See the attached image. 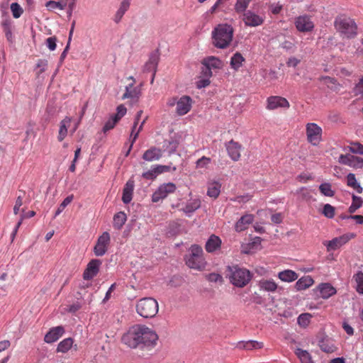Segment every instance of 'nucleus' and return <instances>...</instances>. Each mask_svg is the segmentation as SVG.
I'll return each mask as SVG.
<instances>
[{
	"instance_id": "052dcab7",
	"label": "nucleus",
	"mask_w": 363,
	"mask_h": 363,
	"mask_svg": "<svg viewBox=\"0 0 363 363\" xmlns=\"http://www.w3.org/2000/svg\"><path fill=\"white\" fill-rule=\"evenodd\" d=\"M48 67V60L44 59L38 60L36 67L40 68V71L38 72V75H40V74L43 73Z\"/></svg>"
},
{
	"instance_id": "20e7f679",
	"label": "nucleus",
	"mask_w": 363,
	"mask_h": 363,
	"mask_svg": "<svg viewBox=\"0 0 363 363\" xmlns=\"http://www.w3.org/2000/svg\"><path fill=\"white\" fill-rule=\"evenodd\" d=\"M158 303L151 297L140 298L136 304L137 313L145 318H151L158 313Z\"/></svg>"
},
{
	"instance_id": "c756f323",
	"label": "nucleus",
	"mask_w": 363,
	"mask_h": 363,
	"mask_svg": "<svg viewBox=\"0 0 363 363\" xmlns=\"http://www.w3.org/2000/svg\"><path fill=\"white\" fill-rule=\"evenodd\" d=\"M250 225V215L242 216L235 223V229L237 232H241L248 228Z\"/></svg>"
},
{
	"instance_id": "0e129e2a",
	"label": "nucleus",
	"mask_w": 363,
	"mask_h": 363,
	"mask_svg": "<svg viewBox=\"0 0 363 363\" xmlns=\"http://www.w3.org/2000/svg\"><path fill=\"white\" fill-rule=\"evenodd\" d=\"M263 23V18L257 15L251 13V26H257Z\"/></svg>"
},
{
	"instance_id": "4d7b16f0",
	"label": "nucleus",
	"mask_w": 363,
	"mask_h": 363,
	"mask_svg": "<svg viewBox=\"0 0 363 363\" xmlns=\"http://www.w3.org/2000/svg\"><path fill=\"white\" fill-rule=\"evenodd\" d=\"M211 83L210 79L206 77H200L199 79L196 82V88L202 89L208 86Z\"/></svg>"
},
{
	"instance_id": "cd10ccee",
	"label": "nucleus",
	"mask_w": 363,
	"mask_h": 363,
	"mask_svg": "<svg viewBox=\"0 0 363 363\" xmlns=\"http://www.w3.org/2000/svg\"><path fill=\"white\" fill-rule=\"evenodd\" d=\"M347 185L354 190H355L358 194H362L363 191V188L361 186L359 183L357 182L355 174L353 173H349L347 176Z\"/></svg>"
},
{
	"instance_id": "7c9ffc66",
	"label": "nucleus",
	"mask_w": 363,
	"mask_h": 363,
	"mask_svg": "<svg viewBox=\"0 0 363 363\" xmlns=\"http://www.w3.org/2000/svg\"><path fill=\"white\" fill-rule=\"evenodd\" d=\"M319 346L323 352L326 353H332L336 350V347L333 340L329 339H323L319 342Z\"/></svg>"
},
{
	"instance_id": "7ed1b4c3",
	"label": "nucleus",
	"mask_w": 363,
	"mask_h": 363,
	"mask_svg": "<svg viewBox=\"0 0 363 363\" xmlns=\"http://www.w3.org/2000/svg\"><path fill=\"white\" fill-rule=\"evenodd\" d=\"M203 255L202 247L199 245H192L189 249V254L184 257L186 264L191 269L202 270L206 264Z\"/></svg>"
},
{
	"instance_id": "f03ea898",
	"label": "nucleus",
	"mask_w": 363,
	"mask_h": 363,
	"mask_svg": "<svg viewBox=\"0 0 363 363\" xmlns=\"http://www.w3.org/2000/svg\"><path fill=\"white\" fill-rule=\"evenodd\" d=\"M233 28L227 23L219 24L212 32L213 44L220 49L227 48L232 41Z\"/></svg>"
},
{
	"instance_id": "39448f33",
	"label": "nucleus",
	"mask_w": 363,
	"mask_h": 363,
	"mask_svg": "<svg viewBox=\"0 0 363 363\" xmlns=\"http://www.w3.org/2000/svg\"><path fill=\"white\" fill-rule=\"evenodd\" d=\"M227 271L232 284L237 287H243L250 281V271L239 267L238 265L228 266Z\"/></svg>"
},
{
	"instance_id": "79ce46f5",
	"label": "nucleus",
	"mask_w": 363,
	"mask_h": 363,
	"mask_svg": "<svg viewBox=\"0 0 363 363\" xmlns=\"http://www.w3.org/2000/svg\"><path fill=\"white\" fill-rule=\"evenodd\" d=\"M354 158V156L350 155V154L340 155L339 157L338 162L340 164L347 165V166L352 167Z\"/></svg>"
},
{
	"instance_id": "a19ab883",
	"label": "nucleus",
	"mask_w": 363,
	"mask_h": 363,
	"mask_svg": "<svg viewBox=\"0 0 363 363\" xmlns=\"http://www.w3.org/2000/svg\"><path fill=\"white\" fill-rule=\"evenodd\" d=\"M319 190L322 194L325 196L332 197L335 194V191L332 189L330 183H323L319 186Z\"/></svg>"
},
{
	"instance_id": "72a5a7b5",
	"label": "nucleus",
	"mask_w": 363,
	"mask_h": 363,
	"mask_svg": "<svg viewBox=\"0 0 363 363\" xmlns=\"http://www.w3.org/2000/svg\"><path fill=\"white\" fill-rule=\"evenodd\" d=\"M221 185L218 182H213L208 187L207 195L216 199L220 194Z\"/></svg>"
},
{
	"instance_id": "a211bd4d",
	"label": "nucleus",
	"mask_w": 363,
	"mask_h": 363,
	"mask_svg": "<svg viewBox=\"0 0 363 363\" xmlns=\"http://www.w3.org/2000/svg\"><path fill=\"white\" fill-rule=\"evenodd\" d=\"M141 95V90L139 86L133 87V83L130 84L125 86V91L122 96L121 99L125 100L126 99H131L138 101Z\"/></svg>"
},
{
	"instance_id": "6ab92c4d",
	"label": "nucleus",
	"mask_w": 363,
	"mask_h": 363,
	"mask_svg": "<svg viewBox=\"0 0 363 363\" xmlns=\"http://www.w3.org/2000/svg\"><path fill=\"white\" fill-rule=\"evenodd\" d=\"M162 156V151L161 149L156 147H152L147 150L143 155L142 158L148 162L158 160Z\"/></svg>"
},
{
	"instance_id": "13d9d810",
	"label": "nucleus",
	"mask_w": 363,
	"mask_h": 363,
	"mask_svg": "<svg viewBox=\"0 0 363 363\" xmlns=\"http://www.w3.org/2000/svg\"><path fill=\"white\" fill-rule=\"evenodd\" d=\"M57 40V39L55 36L50 37L46 39V45L49 48L50 50L53 51L56 49Z\"/></svg>"
},
{
	"instance_id": "bb28decb",
	"label": "nucleus",
	"mask_w": 363,
	"mask_h": 363,
	"mask_svg": "<svg viewBox=\"0 0 363 363\" xmlns=\"http://www.w3.org/2000/svg\"><path fill=\"white\" fill-rule=\"evenodd\" d=\"M127 220L126 214L120 211L116 213L113 216V228L116 230H121Z\"/></svg>"
},
{
	"instance_id": "9b49d317",
	"label": "nucleus",
	"mask_w": 363,
	"mask_h": 363,
	"mask_svg": "<svg viewBox=\"0 0 363 363\" xmlns=\"http://www.w3.org/2000/svg\"><path fill=\"white\" fill-rule=\"evenodd\" d=\"M160 52L157 49L151 52L148 61L144 65V72H152L150 83L152 84L156 74L157 65L160 61Z\"/></svg>"
},
{
	"instance_id": "2eb2a0df",
	"label": "nucleus",
	"mask_w": 363,
	"mask_h": 363,
	"mask_svg": "<svg viewBox=\"0 0 363 363\" xmlns=\"http://www.w3.org/2000/svg\"><path fill=\"white\" fill-rule=\"evenodd\" d=\"M296 27L300 32H308L313 30L314 24L307 16H301L296 18Z\"/></svg>"
},
{
	"instance_id": "a18cd8bd",
	"label": "nucleus",
	"mask_w": 363,
	"mask_h": 363,
	"mask_svg": "<svg viewBox=\"0 0 363 363\" xmlns=\"http://www.w3.org/2000/svg\"><path fill=\"white\" fill-rule=\"evenodd\" d=\"M335 208L329 203L324 205L322 213L328 218H333L335 216Z\"/></svg>"
},
{
	"instance_id": "c9c22d12",
	"label": "nucleus",
	"mask_w": 363,
	"mask_h": 363,
	"mask_svg": "<svg viewBox=\"0 0 363 363\" xmlns=\"http://www.w3.org/2000/svg\"><path fill=\"white\" fill-rule=\"evenodd\" d=\"M259 285L261 289L267 291L274 292L277 289V284L272 280H262Z\"/></svg>"
},
{
	"instance_id": "5fc2aeb1",
	"label": "nucleus",
	"mask_w": 363,
	"mask_h": 363,
	"mask_svg": "<svg viewBox=\"0 0 363 363\" xmlns=\"http://www.w3.org/2000/svg\"><path fill=\"white\" fill-rule=\"evenodd\" d=\"M262 239L259 237L254 238L251 241V253L255 251L260 250L262 247L261 245Z\"/></svg>"
},
{
	"instance_id": "a878e982",
	"label": "nucleus",
	"mask_w": 363,
	"mask_h": 363,
	"mask_svg": "<svg viewBox=\"0 0 363 363\" xmlns=\"http://www.w3.org/2000/svg\"><path fill=\"white\" fill-rule=\"evenodd\" d=\"M130 5V0H123L122 1L119 9H118V11H116V13L115 14L114 21L116 23H118L121 21L123 15L128 10Z\"/></svg>"
},
{
	"instance_id": "ea45409f",
	"label": "nucleus",
	"mask_w": 363,
	"mask_h": 363,
	"mask_svg": "<svg viewBox=\"0 0 363 363\" xmlns=\"http://www.w3.org/2000/svg\"><path fill=\"white\" fill-rule=\"evenodd\" d=\"M352 203L349 207V212L350 213H354L358 208L362 205V199L361 197L357 196L354 194L352 195Z\"/></svg>"
},
{
	"instance_id": "c03bdc74",
	"label": "nucleus",
	"mask_w": 363,
	"mask_h": 363,
	"mask_svg": "<svg viewBox=\"0 0 363 363\" xmlns=\"http://www.w3.org/2000/svg\"><path fill=\"white\" fill-rule=\"evenodd\" d=\"M11 11L14 18H18L23 13V10L17 2L11 4Z\"/></svg>"
},
{
	"instance_id": "09e8293b",
	"label": "nucleus",
	"mask_w": 363,
	"mask_h": 363,
	"mask_svg": "<svg viewBox=\"0 0 363 363\" xmlns=\"http://www.w3.org/2000/svg\"><path fill=\"white\" fill-rule=\"evenodd\" d=\"M201 206L199 200H195L191 203H187L184 208V211L187 213H193Z\"/></svg>"
},
{
	"instance_id": "bf43d9fd",
	"label": "nucleus",
	"mask_w": 363,
	"mask_h": 363,
	"mask_svg": "<svg viewBox=\"0 0 363 363\" xmlns=\"http://www.w3.org/2000/svg\"><path fill=\"white\" fill-rule=\"evenodd\" d=\"M206 279L211 282L223 281V277L220 274L217 273H210L206 275Z\"/></svg>"
},
{
	"instance_id": "e2e57ef3",
	"label": "nucleus",
	"mask_w": 363,
	"mask_h": 363,
	"mask_svg": "<svg viewBox=\"0 0 363 363\" xmlns=\"http://www.w3.org/2000/svg\"><path fill=\"white\" fill-rule=\"evenodd\" d=\"M212 76V71L207 65H202L200 73V77H206L210 79Z\"/></svg>"
},
{
	"instance_id": "774afa93",
	"label": "nucleus",
	"mask_w": 363,
	"mask_h": 363,
	"mask_svg": "<svg viewBox=\"0 0 363 363\" xmlns=\"http://www.w3.org/2000/svg\"><path fill=\"white\" fill-rule=\"evenodd\" d=\"M363 167V158L354 156L352 168L359 169Z\"/></svg>"
},
{
	"instance_id": "4be33fe9",
	"label": "nucleus",
	"mask_w": 363,
	"mask_h": 363,
	"mask_svg": "<svg viewBox=\"0 0 363 363\" xmlns=\"http://www.w3.org/2000/svg\"><path fill=\"white\" fill-rule=\"evenodd\" d=\"M134 190V181L129 179L124 186L123 190L122 201L125 204L129 203L133 199Z\"/></svg>"
},
{
	"instance_id": "58836bf2",
	"label": "nucleus",
	"mask_w": 363,
	"mask_h": 363,
	"mask_svg": "<svg viewBox=\"0 0 363 363\" xmlns=\"http://www.w3.org/2000/svg\"><path fill=\"white\" fill-rule=\"evenodd\" d=\"M312 315L308 313L301 314L297 319L298 324L301 328H306L311 323Z\"/></svg>"
},
{
	"instance_id": "37998d69",
	"label": "nucleus",
	"mask_w": 363,
	"mask_h": 363,
	"mask_svg": "<svg viewBox=\"0 0 363 363\" xmlns=\"http://www.w3.org/2000/svg\"><path fill=\"white\" fill-rule=\"evenodd\" d=\"M72 200H73V195L67 196L58 206V208L55 213L54 218H55L58 215H60L63 211V210L66 208V206L72 202Z\"/></svg>"
},
{
	"instance_id": "b1692460",
	"label": "nucleus",
	"mask_w": 363,
	"mask_h": 363,
	"mask_svg": "<svg viewBox=\"0 0 363 363\" xmlns=\"http://www.w3.org/2000/svg\"><path fill=\"white\" fill-rule=\"evenodd\" d=\"M313 283L314 281L311 276H304L296 281L295 288L297 291H303L311 286Z\"/></svg>"
},
{
	"instance_id": "393cba45",
	"label": "nucleus",
	"mask_w": 363,
	"mask_h": 363,
	"mask_svg": "<svg viewBox=\"0 0 363 363\" xmlns=\"http://www.w3.org/2000/svg\"><path fill=\"white\" fill-rule=\"evenodd\" d=\"M202 65H207L211 69H220L223 67V62L218 57L214 56L205 57L202 62Z\"/></svg>"
},
{
	"instance_id": "5701e85b",
	"label": "nucleus",
	"mask_w": 363,
	"mask_h": 363,
	"mask_svg": "<svg viewBox=\"0 0 363 363\" xmlns=\"http://www.w3.org/2000/svg\"><path fill=\"white\" fill-rule=\"evenodd\" d=\"M240 146L238 144L233 140H230L227 145H226V150L228 151V153L229 156L231 157V159L234 161L238 160L240 158Z\"/></svg>"
},
{
	"instance_id": "69168bd1",
	"label": "nucleus",
	"mask_w": 363,
	"mask_h": 363,
	"mask_svg": "<svg viewBox=\"0 0 363 363\" xmlns=\"http://www.w3.org/2000/svg\"><path fill=\"white\" fill-rule=\"evenodd\" d=\"M354 92L357 96L363 94V77L359 79V82L355 86Z\"/></svg>"
},
{
	"instance_id": "412c9836",
	"label": "nucleus",
	"mask_w": 363,
	"mask_h": 363,
	"mask_svg": "<svg viewBox=\"0 0 363 363\" xmlns=\"http://www.w3.org/2000/svg\"><path fill=\"white\" fill-rule=\"evenodd\" d=\"M318 289L320 292V297L324 299L329 298L337 292L335 288L329 283H322L319 284Z\"/></svg>"
},
{
	"instance_id": "0eeeda50",
	"label": "nucleus",
	"mask_w": 363,
	"mask_h": 363,
	"mask_svg": "<svg viewBox=\"0 0 363 363\" xmlns=\"http://www.w3.org/2000/svg\"><path fill=\"white\" fill-rule=\"evenodd\" d=\"M176 189L177 186L172 182L162 184L152 194V201L153 203H157L160 200L165 199L169 194L174 193Z\"/></svg>"
},
{
	"instance_id": "864d4df0",
	"label": "nucleus",
	"mask_w": 363,
	"mask_h": 363,
	"mask_svg": "<svg viewBox=\"0 0 363 363\" xmlns=\"http://www.w3.org/2000/svg\"><path fill=\"white\" fill-rule=\"evenodd\" d=\"M67 134V128L65 124V121L64 120V121H61V123H60L59 135L57 137L58 140L60 142L62 141L65 139V138L66 137Z\"/></svg>"
},
{
	"instance_id": "49530a36",
	"label": "nucleus",
	"mask_w": 363,
	"mask_h": 363,
	"mask_svg": "<svg viewBox=\"0 0 363 363\" xmlns=\"http://www.w3.org/2000/svg\"><path fill=\"white\" fill-rule=\"evenodd\" d=\"M67 6V3L64 1H55L50 0L45 4V6L49 9H53L58 8L60 10H63Z\"/></svg>"
},
{
	"instance_id": "de8ad7c7",
	"label": "nucleus",
	"mask_w": 363,
	"mask_h": 363,
	"mask_svg": "<svg viewBox=\"0 0 363 363\" xmlns=\"http://www.w3.org/2000/svg\"><path fill=\"white\" fill-rule=\"evenodd\" d=\"M348 148L349 150L354 154L363 155V145L358 142L351 143Z\"/></svg>"
},
{
	"instance_id": "6e6552de",
	"label": "nucleus",
	"mask_w": 363,
	"mask_h": 363,
	"mask_svg": "<svg viewBox=\"0 0 363 363\" xmlns=\"http://www.w3.org/2000/svg\"><path fill=\"white\" fill-rule=\"evenodd\" d=\"M308 141L313 145H317L321 140L322 128L314 123H309L306 128Z\"/></svg>"
},
{
	"instance_id": "3c124183",
	"label": "nucleus",
	"mask_w": 363,
	"mask_h": 363,
	"mask_svg": "<svg viewBox=\"0 0 363 363\" xmlns=\"http://www.w3.org/2000/svg\"><path fill=\"white\" fill-rule=\"evenodd\" d=\"M118 122V118H115L111 116V118L106 122L103 127L104 133H106L107 131L113 129Z\"/></svg>"
},
{
	"instance_id": "2f4dec72",
	"label": "nucleus",
	"mask_w": 363,
	"mask_h": 363,
	"mask_svg": "<svg viewBox=\"0 0 363 363\" xmlns=\"http://www.w3.org/2000/svg\"><path fill=\"white\" fill-rule=\"evenodd\" d=\"M178 145L179 142L177 140H165L162 147L164 151L167 152L169 155H172L176 152Z\"/></svg>"
},
{
	"instance_id": "f8f14e48",
	"label": "nucleus",
	"mask_w": 363,
	"mask_h": 363,
	"mask_svg": "<svg viewBox=\"0 0 363 363\" xmlns=\"http://www.w3.org/2000/svg\"><path fill=\"white\" fill-rule=\"evenodd\" d=\"M102 262L98 259H91L86 265L83 273V279L84 280H91L95 277L99 272L100 266Z\"/></svg>"
},
{
	"instance_id": "680f3d73",
	"label": "nucleus",
	"mask_w": 363,
	"mask_h": 363,
	"mask_svg": "<svg viewBox=\"0 0 363 363\" xmlns=\"http://www.w3.org/2000/svg\"><path fill=\"white\" fill-rule=\"evenodd\" d=\"M211 162V159L209 157H207L206 156H203L200 159H199L196 164L197 168H203L206 167L207 164H208Z\"/></svg>"
},
{
	"instance_id": "6e6d98bb",
	"label": "nucleus",
	"mask_w": 363,
	"mask_h": 363,
	"mask_svg": "<svg viewBox=\"0 0 363 363\" xmlns=\"http://www.w3.org/2000/svg\"><path fill=\"white\" fill-rule=\"evenodd\" d=\"M116 110L117 113L116 114H113L112 116L114 117L115 118H118L119 121L121 118L125 115L127 109L123 104H121L117 107Z\"/></svg>"
},
{
	"instance_id": "f704fd0d",
	"label": "nucleus",
	"mask_w": 363,
	"mask_h": 363,
	"mask_svg": "<svg viewBox=\"0 0 363 363\" xmlns=\"http://www.w3.org/2000/svg\"><path fill=\"white\" fill-rule=\"evenodd\" d=\"M243 61L244 57L240 52L235 53L230 59L231 67L235 70L238 69L242 66Z\"/></svg>"
},
{
	"instance_id": "4468645a",
	"label": "nucleus",
	"mask_w": 363,
	"mask_h": 363,
	"mask_svg": "<svg viewBox=\"0 0 363 363\" xmlns=\"http://www.w3.org/2000/svg\"><path fill=\"white\" fill-rule=\"evenodd\" d=\"M192 99L189 96H183L177 101V113L179 116L186 114L191 108Z\"/></svg>"
},
{
	"instance_id": "1a4fd4ad",
	"label": "nucleus",
	"mask_w": 363,
	"mask_h": 363,
	"mask_svg": "<svg viewBox=\"0 0 363 363\" xmlns=\"http://www.w3.org/2000/svg\"><path fill=\"white\" fill-rule=\"evenodd\" d=\"M356 237V234L354 233H348L344 234L340 237H337L333 238L330 241H325L323 242L324 245L327 247V251H330L333 250H336L343 245L346 244L350 240Z\"/></svg>"
},
{
	"instance_id": "e433bc0d",
	"label": "nucleus",
	"mask_w": 363,
	"mask_h": 363,
	"mask_svg": "<svg viewBox=\"0 0 363 363\" xmlns=\"http://www.w3.org/2000/svg\"><path fill=\"white\" fill-rule=\"evenodd\" d=\"M356 283V290L359 294H363V272H358L353 276Z\"/></svg>"
},
{
	"instance_id": "603ef678",
	"label": "nucleus",
	"mask_w": 363,
	"mask_h": 363,
	"mask_svg": "<svg viewBox=\"0 0 363 363\" xmlns=\"http://www.w3.org/2000/svg\"><path fill=\"white\" fill-rule=\"evenodd\" d=\"M158 173L157 170H155V167L154 166L151 169L143 172L142 174V177L147 180H154L157 177Z\"/></svg>"
},
{
	"instance_id": "423d86ee",
	"label": "nucleus",
	"mask_w": 363,
	"mask_h": 363,
	"mask_svg": "<svg viewBox=\"0 0 363 363\" xmlns=\"http://www.w3.org/2000/svg\"><path fill=\"white\" fill-rule=\"evenodd\" d=\"M336 29L347 38H353L357 33V25L350 18L339 16L335 21Z\"/></svg>"
},
{
	"instance_id": "ddd939ff",
	"label": "nucleus",
	"mask_w": 363,
	"mask_h": 363,
	"mask_svg": "<svg viewBox=\"0 0 363 363\" xmlns=\"http://www.w3.org/2000/svg\"><path fill=\"white\" fill-rule=\"evenodd\" d=\"M267 102V108L269 110H274L278 108H288L290 106L286 99L279 96H269Z\"/></svg>"
},
{
	"instance_id": "f257e3e1",
	"label": "nucleus",
	"mask_w": 363,
	"mask_h": 363,
	"mask_svg": "<svg viewBox=\"0 0 363 363\" xmlns=\"http://www.w3.org/2000/svg\"><path fill=\"white\" fill-rule=\"evenodd\" d=\"M158 340L157 334L143 325H135L122 336V342L130 348L141 350L154 347Z\"/></svg>"
},
{
	"instance_id": "473e14b6",
	"label": "nucleus",
	"mask_w": 363,
	"mask_h": 363,
	"mask_svg": "<svg viewBox=\"0 0 363 363\" xmlns=\"http://www.w3.org/2000/svg\"><path fill=\"white\" fill-rule=\"evenodd\" d=\"M73 339L71 337H67L61 341L57 347V352L65 353L67 352L72 346Z\"/></svg>"
},
{
	"instance_id": "4c0bfd02",
	"label": "nucleus",
	"mask_w": 363,
	"mask_h": 363,
	"mask_svg": "<svg viewBox=\"0 0 363 363\" xmlns=\"http://www.w3.org/2000/svg\"><path fill=\"white\" fill-rule=\"evenodd\" d=\"M296 354L298 356L301 363H313L310 354L306 350L297 349Z\"/></svg>"
},
{
	"instance_id": "9d476101",
	"label": "nucleus",
	"mask_w": 363,
	"mask_h": 363,
	"mask_svg": "<svg viewBox=\"0 0 363 363\" xmlns=\"http://www.w3.org/2000/svg\"><path fill=\"white\" fill-rule=\"evenodd\" d=\"M110 235L108 232H104L100 235L94 247V255L97 257H101L106 254L108 246L110 243Z\"/></svg>"
},
{
	"instance_id": "aec40b11",
	"label": "nucleus",
	"mask_w": 363,
	"mask_h": 363,
	"mask_svg": "<svg viewBox=\"0 0 363 363\" xmlns=\"http://www.w3.org/2000/svg\"><path fill=\"white\" fill-rule=\"evenodd\" d=\"M221 243V240L218 236L211 235L206 242L205 249L209 253L214 252L220 249Z\"/></svg>"
},
{
	"instance_id": "c85d7f7f",
	"label": "nucleus",
	"mask_w": 363,
	"mask_h": 363,
	"mask_svg": "<svg viewBox=\"0 0 363 363\" xmlns=\"http://www.w3.org/2000/svg\"><path fill=\"white\" fill-rule=\"evenodd\" d=\"M278 277L283 281L291 282L298 279V274L293 270L286 269L280 272Z\"/></svg>"
},
{
	"instance_id": "8fccbe9b",
	"label": "nucleus",
	"mask_w": 363,
	"mask_h": 363,
	"mask_svg": "<svg viewBox=\"0 0 363 363\" xmlns=\"http://www.w3.org/2000/svg\"><path fill=\"white\" fill-rule=\"evenodd\" d=\"M296 194L300 196L301 199L305 201H309L312 197L310 190L306 187H301L298 189L296 191Z\"/></svg>"
},
{
	"instance_id": "338daca9",
	"label": "nucleus",
	"mask_w": 363,
	"mask_h": 363,
	"mask_svg": "<svg viewBox=\"0 0 363 363\" xmlns=\"http://www.w3.org/2000/svg\"><path fill=\"white\" fill-rule=\"evenodd\" d=\"M22 204H23V196H22V195H18L16 200V203L13 207V213L15 215H17L18 213L19 208L22 206Z\"/></svg>"
},
{
	"instance_id": "f3484780",
	"label": "nucleus",
	"mask_w": 363,
	"mask_h": 363,
	"mask_svg": "<svg viewBox=\"0 0 363 363\" xmlns=\"http://www.w3.org/2000/svg\"><path fill=\"white\" fill-rule=\"evenodd\" d=\"M65 333V328L63 326L60 325L53 327L46 333L44 340L47 343H52L60 339V337Z\"/></svg>"
},
{
	"instance_id": "dca6fc26",
	"label": "nucleus",
	"mask_w": 363,
	"mask_h": 363,
	"mask_svg": "<svg viewBox=\"0 0 363 363\" xmlns=\"http://www.w3.org/2000/svg\"><path fill=\"white\" fill-rule=\"evenodd\" d=\"M250 4V0H237L235 5V11L238 14L243 15V21L246 26H250V13H245Z\"/></svg>"
}]
</instances>
